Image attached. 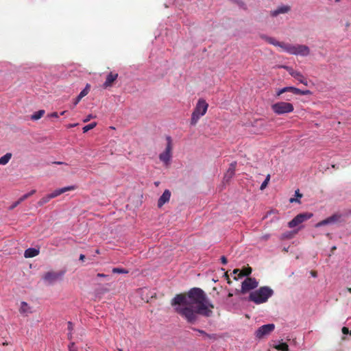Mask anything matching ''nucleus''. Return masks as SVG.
<instances>
[{"label":"nucleus","instance_id":"nucleus-1","mask_svg":"<svg viewBox=\"0 0 351 351\" xmlns=\"http://www.w3.org/2000/svg\"><path fill=\"white\" fill-rule=\"evenodd\" d=\"M175 311L189 324H195L198 315L210 317L214 305L200 288L194 287L188 292V299L183 294L176 295L171 302Z\"/></svg>","mask_w":351,"mask_h":351},{"label":"nucleus","instance_id":"nucleus-2","mask_svg":"<svg viewBox=\"0 0 351 351\" xmlns=\"http://www.w3.org/2000/svg\"><path fill=\"white\" fill-rule=\"evenodd\" d=\"M261 38L265 40L268 43L279 47L283 51L295 56H307L310 54V49L308 46L304 45H292L290 43L279 42L274 38L268 36L267 35H261Z\"/></svg>","mask_w":351,"mask_h":351},{"label":"nucleus","instance_id":"nucleus-3","mask_svg":"<svg viewBox=\"0 0 351 351\" xmlns=\"http://www.w3.org/2000/svg\"><path fill=\"white\" fill-rule=\"evenodd\" d=\"M274 290L267 286L260 287L250 293L248 300L256 304H261L267 302L268 299L274 295Z\"/></svg>","mask_w":351,"mask_h":351},{"label":"nucleus","instance_id":"nucleus-4","mask_svg":"<svg viewBox=\"0 0 351 351\" xmlns=\"http://www.w3.org/2000/svg\"><path fill=\"white\" fill-rule=\"evenodd\" d=\"M208 104L204 99H199L192 112L191 125H195L199 119L204 116L208 110Z\"/></svg>","mask_w":351,"mask_h":351},{"label":"nucleus","instance_id":"nucleus-5","mask_svg":"<svg viewBox=\"0 0 351 351\" xmlns=\"http://www.w3.org/2000/svg\"><path fill=\"white\" fill-rule=\"evenodd\" d=\"M167 140V145L165 147V149L163 152L160 154L159 155V159L160 161H162L164 165L166 166H168L170 164V162L172 158V139L171 137L169 136H167L166 137Z\"/></svg>","mask_w":351,"mask_h":351},{"label":"nucleus","instance_id":"nucleus-6","mask_svg":"<svg viewBox=\"0 0 351 351\" xmlns=\"http://www.w3.org/2000/svg\"><path fill=\"white\" fill-rule=\"evenodd\" d=\"M64 275V271H48L43 276V280L45 285H53L56 282L62 280Z\"/></svg>","mask_w":351,"mask_h":351},{"label":"nucleus","instance_id":"nucleus-7","mask_svg":"<svg viewBox=\"0 0 351 351\" xmlns=\"http://www.w3.org/2000/svg\"><path fill=\"white\" fill-rule=\"evenodd\" d=\"M272 110L277 114H283L293 111V106L289 102L279 101L271 106Z\"/></svg>","mask_w":351,"mask_h":351},{"label":"nucleus","instance_id":"nucleus-8","mask_svg":"<svg viewBox=\"0 0 351 351\" xmlns=\"http://www.w3.org/2000/svg\"><path fill=\"white\" fill-rule=\"evenodd\" d=\"M275 329V325L274 324H267L260 326L255 331V337L256 339H261L269 335Z\"/></svg>","mask_w":351,"mask_h":351},{"label":"nucleus","instance_id":"nucleus-9","mask_svg":"<svg viewBox=\"0 0 351 351\" xmlns=\"http://www.w3.org/2000/svg\"><path fill=\"white\" fill-rule=\"evenodd\" d=\"M311 213H302L296 215L292 220L288 223V226L293 228L304 222L305 221L311 219L313 217Z\"/></svg>","mask_w":351,"mask_h":351},{"label":"nucleus","instance_id":"nucleus-10","mask_svg":"<svg viewBox=\"0 0 351 351\" xmlns=\"http://www.w3.org/2000/svg\"><path fill=\"white\" fill-rule=\"evenodd\" d=\"M258 282L255 278H247L241 285V292L245 293L258 287Z\"/></svg>","mask_w":351,"mask_h":351},{"label":"nucleus","instance_id":"nucleus-11","mask_svg":"<svg viewBox=\"0 0 351 351\" xmlns=\"http://www.w3.org/2000/svg\"><path fill=\"white\" fill-rule=\"evenodd\" d=\"M341 215L340 214H334L332 216L318 222L315 224L316 228H319L323 226L334 224L338 221H339Z\"/></svg>","mask_w":351,"mask_h":351},{"label":"nucleus","instance_id":"nucleus-12","mask_svg":"<svg viewBox=\"0 0 351 351\" xmlns=\"http://www.w3.org/2000/svg\"><path fill=\"white\" fill-rule=\"evenodd\" d=\"M286 69L293 77H294L295 80L299 81L300 83L304 84L305 86H308L307 80L304 77V76L300 71H295L293 69L288 66H287Z\"/></svg>","mask_w":351,"mask_h":351},{"label":"nucleus","instance_id":"nucleus-13","mask_svg":"<svg viewBox=\"0 0 351 351\" xmlns=\"http://www.w3.org/2000/svg\"><path fill=\"white\" fill-rule=\"evenodd\" d=\"M237 162H232L230 163L229 168L226 171L223 176V182H228L235 173Z\"/></svg>","mask_w":351,"mask_h":351},{"label":"nucleus","instance_id":"nucleus-14","mask_svg":"<svg viewBox=\"0 0 351 351\" xmlns=\"http://www.w3.org/2000/svg\"><path fill=\"white\" fill-rule=\"evenodd\" d=\"M287 92L291 93L293 95H302V90H300L298 88H295L293 86H287V87L282 88L281 89H279L276 93V95L280 96L282 93H287Z\"/></svg>","mask_w":351,"mask_h":351},{"label":"nucleus","instance_id":"nucleus-15","mask_svg":"<svg viewBox=\"0 0 351 351\" xmlns=\"http://www.w3.org/2000/svg\"><path fill=\"white\" fill-rule=\"evenodd\" d=\"M75 189V186H68L63 188L58 189L55 190L53 192L49 194L50 196L49 197H51V199L55 198L65 192L74 190Z\"/></svg>","mask_w":351,"mask_h":351},{"label":"nucleus","instance_id":"nucleus-16","mask_svg":"<svg viewBox=\"0 0 351 351\" xmlns=\"http://www.w3.org/2000/svg\"><path fill=\"white\" fill-rule=\"evenodd\" d=\"M171 197V192L169 190L166 189L162 194V195L159 197L158 201V206L159 208L162 207L165 204L167 203Z\"/></svg>","mask_w":351,"mask_h":351},{"label":"nucleus","instance_id":"nucleus-17","mask_svg":"<svg viewBox=\"0 0 351 351\" xmlns=\"http://www.w3.org/2000/svg\"><path fill=\"white\" fill-rule=\"evenodd\" d=\"M290 10V7L286 5H282L278 7L276 10L271 11V16L275 17L280 14L287 13Z\"/></svg>","mask_w":351,"mask_h":351},{"label":"nucleus","instance_id":"nucleus-18","mask_svg":"<svg viewBox=\"0 0 351 351\" xmlns=\"http://www.w3.org/2000/svg\"><path fill=\"white\" fill-rule=\"evenodd\" d=\"M117 77H118L117 73H113L112 72L110 73L107 75L105 82L103 84V87L104 88H106L108 87L111 86L112 83L117 80Z\"/></svg>","mask_w":351,"mask_h":351},{"label":"nucleus","instance_id":"nucleus-19","mask_svg":"<svg viewBox=\"0 0 351 351\" xmlns=\"http://www.w3.org/2000/svg\"><path fill=\"white\" fill-rule=\"evenodd\" d=\"M39 254V250L34 248V247H29L27 250H25L24 252V256L25 258H33L38 255Z\"/></svg>","mask_w":351,"mask_h":351},{"label":"nucleus","instance_id":"nucleus-20","mask_svg":"<svg viewBox=\"0 0 351 351\" xmlns=\"http://www.w3.org/2000/svg\"><path fill=\"white\" fill-rule=\"evenodd\" d=\"M20 313L21 314L27 315L32 313L31 308L25 302H21L20 306Z\"/></svg>","mask_w":351,"mask_h":351},{"label":"nucleus","instance_id":"nucleus-21","mask_svg":"<svg viewBox=\"0 0 351 351\" xmlns=\"http://www.w3.org/2000/svg\"><path fill=\"white\" fill-rule=\"evenodd\" d=\"M274 348L278 351H289L288 345L281 341H278V343L274 346Z\"/></svg>","mask_w":351,"mask_h":351},{"label":"nucleus","instance_id":"nucleus-22","mask_svg":"<svg viewBox=\"0 0 351 351\" xmlns=\"http://www.w3.org/2000/svg\"><path fill=\"white\" fill-rule=\"evenodd\" d=\"M274 348L278 351H289L288 345L281 341H278V343L274 346Z\"/></svg>","mask_w":351,"mask_h":351},{"label":"nucleus","instance_id":"nucleus-23","mask_svg":"<svg viewBox=\"0 0 351 351\" xmlns=\"http://www.w3.org/2000/svg\"><path fill=\"white\" fill-rule=\"evenodd\" d=\"M12 158L11 153H7L0 158V165H5Z\"/></svg>","mask_w":351,"mask_h":351},{"label":"nucleus","instance_id":"nucleus-24","mask_svg":"<svg viewBox=\"0 0 351 351\" xmlns=\"http://www.w3.org/2000/svg\"><path fill=\"white\" fill-rule=\"evenodd\" d=\"M44 114H45L44 110H40L38 111H36L34 114H32L31 119L34 120V121L38 120L44 115Z\"/></svg>","mask_w":351,"mask_h":351},{"label":"nucleus","instance_id":"nucleus-25","mask_svg":"<svg viewBox=\"0 0 351 351\" xmlns=\"http://www.w3.org/2000/svg\"><path fill=\"white\" fill-rule=\"evenodd\" d=\"M90 86L89 84H87L85 86V88L80 93V94L78 95V96L80 97V98H83L84 97H85L86 95H88L89 90H90Z\"/></svg>","mask_w":351,"mask_h":351},{"label":"nucleus","instance_id":"nucleus-26","mask_svg":"<svg viewBox=\"0 0 351 351\" xmlns=\"http://www.w3.org/2000/svg\"><path fill=\"white\" fill-rule=\"evenodd\" d=\"M49 195H47L46 196L42 197L38 202V206H42L46 203H47L51 198L49 197Z\"/></svg>","mask_w":351,"mask_h":351},{"label":"nucleus","instance_id":"nucleus-27","mask_svg":"<svg viewBox=\"0 0 351 351\" xmlns=\"http://www.w3.org/2000/svg\"><path fill=\"white\" fill-rule=\"evenodd\" d=\"M269 180H270V175L268 174L266 176L265 180L262 182V184H261V185L260 186V189L261 190H264L267 187Z\"/></svg>","mask_w":351,"mask_h":351},{"label":"nucleus","instance_id":"nucleus-28","mask_svg":"<svg viewBox=\"0 0 351 351\" xmlns=\"http://www.w3.org/2000/svg\"><path fill=\"white\" fill-rule=\"evenodd\" d=\"M297 232L296 231H294V232H287L284 234H282V237L281 238L282 239H291L293 236L294 234H295Z\"/></svg>","mask_w":351,"mask_h":351},{"label":"nucleus","instance_id":"nucleus-29","mask_svg":"<svg viewBox=\"0 0 351 351\" xmlns=\"http://www.w3.org/2000/svg\"><path fill=\"white\" fill-rule=\"evenodd\" d=\"M96 126V123H91L90 124H88L86 125H85L84 128H83V132H87L88 131L93 129Z\"/></svg>","mask_w":351,"mask_h":351},{"label":"nucleus","instance_id":"nucleus-30","mask_svg":"<svg viewBox=\"0 0 351 351\" xmlns=\"http://www.w3.org/2000/svg\"><path fill=\"white\" fill-rule=\"evenodd\" d=\"M112 272L114 274H128V271L124 269L114 267L112 269Z\"/></svg>","mask_w":351,"mask_h":351},{"label":"nucleus","instance_id":"nucleus-31","mask_svg":"<svg viewBox=\"0 0 351 351\" xmlns=\"http://www.w3.org/2000/svg\"><path fill=\"white\" fill-rule=\"evenodd\" d=\"M217 338V336L216 334H208V333H206V335H204V339H211V340H216Z\"/></svg>","mask_w":351,"mask_h":351},{"label":"nucleus","instance_id":"nucleus-32","mask_svg":"<svg viewBox=\"0 0 351 351\" xmlns=\"http://www.w3.org/2000/svg\"><path fill=\"white\" fill-rule=\"evenodd\" d=\"M69 351H77V349L75 346V343L73 342L69 345Z\"/></svg>","mask_w":351,"mask_h":351},{"label":"nucleus","instance_id":"nucleus-33","mask_svg":"<svg viewBox=\"0 0 351 351\" xmlns=\"http://www.w3.org/2000/svg\"><path fill=\"white\" fill-rule=\"evenodd\" d=\"M194 331H197V332H199V334L202 335L203 337H204V335H206V332L203 330H201V329H198V328H191Z\"/></svg>","mask_w":351,"mask_h":351},{"label":"nucleus","instance_id":"nucleus-34","mask_svg":"<svg viewBox=\"0 0 351 351\" xmlns=\"http://www.w3.org/2000/svg\"><path fill=\"white\" fill-rule=\"evenodd\" d=\"M21 202H19V200L14 202L9 208L10 210H13L14 208H16L19 204H20Z\"/></svg>","mask_w":351,"mask_h":351},{"label":"nucleus","instance_id":"nucleus-35","mask_svg":"<svg viewBox=\"0 0 351 351\" xmlns=\"http://www.w3.org/2000/svg\"><path fill=\"white\" fill-rule=\"evenodd\" d=\"M342 332L343 335H348V334H350L351 335V330L350 331L349 329L346 327H343L342 328Z\"/></svg>","mask_w":351,"mask_h":351},{"label":"nucleus","instance_id":"nucleus-36","mask_svg":"<svg viewBox=\"0 0 351 351\" xmlns=\"http://www.w3.org/2000/svg\"><path fill=\"white\" fill-rule=\"evenodd\" d=\"M29 197V195H27V193L26 194H24L23 196H21L19 200V202L21 203L22 202H23L24 200H25L26 199H27Z\"/></svg>","mask_w":351,"mask_h":351},{"label":"nucleus","instance_id":"nucleus-37","mask_svg":"<svg viewBox=\"0 0 351 351\" xmlns=\"http://www.w3.org/2000/svg\"><path fill=\"white\" fill-rule=\"evenodd\" d=\"M60 240L58 239H54L53 241H52V245H55V246H58L60 245Z\"/></svg>","mask_w":351,"mask_h":351},{"label":"nucleus","instance_id":"nucleus-38","mask_svg":"<svg viewBox=\"0 0 351 351\" xmlns=\"http://www.w3.org/2000/svg\"><path fill=\"white\" fill-rule=\"evenodd\" d=\"M67 324H68V330L69 332H72V330H73V323L71 322H68Z\"/></svg>","mask_w":351,"mask_h":351},{"label":"nucleus","instance_id":"nucleus-39","mask_svg":"<svg viewBox=\"0 0 351 351\" xmlns=\"http://www.w3.org/2000/svg\"><path fill=\"white\" fill-rule=\"evenodd\" d=\"M48 117H49L58 118L59 117V114L57 112H52V113L48 114Z\"/></svg>","mask_w":351,"mask_h":351},{"label":"nucleus","instance_id":"nucleus-40","mask_svg":"<svg viewBox=\"0 0 351 351\" xmlns=\"http://www.w3.org/2000/svg\"><path fill=\"white\" fill-rule=\"evenodd\" d=\"M312 93L309 90H303L302 93V95H311Z\"/></svg>","mask_w":351,"mask_h":351},{"label":"nucleus","instance_id":"nucleus-41","mask_svg":"<svg viewBox=\"0 0 351 351\" xmlns=\"http://www.w3.org/2000/svg\"><path fill=\"white\" fill-rule=\"evenodd\" d=\"M295 195L297 197L298 199L301 198L302 197V195L300 193L299 189L295 191Z\"/></svg>","mask_w":351,"mask_h":351},{"label":"nucleus","instance_id":"nucleus-42","mask_svg":"<svg viewBox=\"0 0 351 351\" xmlns=\"http://www.w3.org/2000/svg\"><path fill=\"white\" fill-rule=\"evenodd\" d=\"M269 237H270V235H269V234H264V235H263V236L261 237V240H264V241H265V240H267Z\"/></svg>","mask_w":351,"mask_h":351},{"label":"nucleus","instance_id":"nucleus-43","mask_svg":"<svg viewBox=\"0 0 351 351\" xmlns=\"http://www.w3.org/2000/svg\"><path fill=\"white\" fill-rule=\"evenodd\" d=\"M81 99H82V98H80V97H79V96H77V97L75 98V101H74V102H73V105H74V106H76V105H77V104L80 101V100H81Z\"/></svg>","mask_w":351,"mask_h":351},{"label":"nucleus","instance_id":"nucleus-44","mask_svg":"<svg viewBox=\"0 0 351 351\" xmlns=\"http://www.w3.org/2000/svg\"><path fill=\"white\" fill-rule=\"evenodd\" d=\"M221 261L222 264H223V265H226L228 262L227 258L224 256L221 257Z\"/></svg>","mask_w":351,"mask_h":351},{"label":"nucleus","instance_id":"nucleus-45","mask_svg":"<svg viewBox=\"0 0 351 351\" xmlns=\"http://www.w3.org/2000/svg\"><path fill=\"white\" fill-rule=\"evenodd\" d=\"M290 202H291V203H293V202L300 203V200L298 198H291L290 199Z\"/></svg>","mask_w":351,"mask_h":351},{"label":"nucleus","instance_id":"nucleus-46","mask_svg":"<svg viewBox=\"0 0 351 351\" xmlns=\"http://www.w3.org/2000/svg\"><path fill=\"white\" fill-rule=\"evenodd\" d=\"M93 118V116L92 114H89L87 116V117L84 120V122H87L90 119Z\"/></svg>","mask_w":351,"mask_h":351},{"label":"nucleus","instance_id":"nucleus-47","mask_svg":"<svg viewBox=\"0 0 351 351\" xmlns=\"http://www.w3.org/2000/svg\"><path fill=\"white\" fill-rule=\"evenodd\" d=\"M239 274H241V272H240V271H239V269H234V270H233V272H232V273H233L234 274H237V273H239ZM244 276V274H240V276Z\"/></svg>","mask_w":351,"mask_h":351},{"label":"nucleus","instance_id":"nucleus-48","mask_svg":"<svg viewBox=\"0 0 351 351\" xmlns=\"http://www.w3.org/2000/svg\"><path fill=\"white\" fill-rule=\"evenodd\" d=\"M97 276L98 277H101V278H106V277H108L107 275L104 274H97Z\"/></svg>","mask_w":351,"mask_h":351},{"label":"nucleus","instance_id":"nucleus-49","mask_svg":"<svg viewBox=\"0 0 351 351\" xmlns=\"http://www.w3.org/2000/svg\"><path fill=\"white\" fill-rule=\"evenodd\" d=\"M35 193H36V190H32L30 192L27 193V195H29V197H30Z\"/></svg>","mask_w":351,"mask_h":351},{"label":"nucleus","instance_id":"nucleus-50","mask_svg":"<svg viewBox=\"0 0 351 351\" xmlns=\"http://www.w3.org/2000/svg\"><path fill=\"white\" fill-rule=\"evenodd\" d=\"M85 258V256L84 254H80V261H84Z\"/></svg>","mask_w":351,"mask_h":351},{"label":"nucleus","instance_id":"nucleus-51","mask_svg":"<svg viewBox=\"0 0 351 351\" xmlns=\"http://www.w3.org/2000/svg\"><path fill=\"white\" fill-rule=\"evenodd\" d=\"M68 339H72V332H69L68 333Z\"/></svg>","mask_w":351,"mask_h":351},{"label":"nucleus","instance_id":"nucleus-52","mask_svg":"<svg viewBox=\"0 0 351 351\" xmlns=\"http://www.w3.org/2000/svg\"><path fill=\"white\" fill-rule=\"evenodd\" d=\"M55 164L61 165L62 164V162H54Z\"/></svg>","mask_w":351,"mask_h":351},{"label":"nucleus","instance_id":"nucleus-53","mask_svg":"<svg viewBox=\"0 0 351 351\" xmlns=\"http://www.w3.org/2000/svg\"><path fill=\"white\" fill-rule=\"evenodd\" d=\"M285 99H286V100H288V101H289V100H291V98H289V97H285Z\"/></svg>","mask_w":351,"mask_h":351},{"label":"nucleus","instance_id":"nucleus-54","mask_svg":"<svg viewBox=\"0 0 351 351\" xmlns=\"http://www.w3.org/2000/svg\"><path fill=\"white\" fill-rule=\"evenodd\" d=\"M312 276H313V277H316V276H317V275H316V274H315V273H312Z\"/></svg>","mask_w":351,"mask_h":351},{"label":"nucleus","instance_id":"nucleus-55","mask_svg":"<svg viewBox=\"0 0 351 351\" xmlns=\"http://www.w3.org/2000/svg\"><path fill=\"white\" fill-rule=\"evenodd\" d=\"M250 273H251V269H250V271L245 275H249Z\"/></svg>","mask_w":351,"mask_h":351},{"label":"nucleus","instance_id":"nucleus-56","mask_svg":"<svg viewBox=\"0 0 351 351\" xmlns=\"http://www.w3.org/2000/svg\"><path fill=\"white\" fill-rule=\"evenodd\" d=\"M95 253L96 254H99V250H96Z\"/></svg>","mask_w":351,"mask_h":351},{"label":"nucleus","instance_id":"nucleus-57","mask_svg":"<svg viewBox=\"0 0 351 351\" xmlns=\"http://www.w3.org/2000/svg\"><path fill=\"white\" fill-rule=\"evenodd\" d=\"M64 113H65V111H62V112L60 113V114H61V115H63V114H64Z\"/></svg>","mask_w":351,"mask_h":351},{"label":"nucleus","instance_id":"nucleus-58","mask_svg":"<svg viewBox=\"0 0 351 351\" xmlns=\"http://www.w3.org/2000/svg\"><path fill=\"white\" fill-rule=\"evenodd\" d=\"M348 291L351 293V288H348Z\"/></svg>","mask_w":351,"mask_h":351},{"label":"nucleus","instance_id":"nucleus-59","mask_svg":"<svg viewBox=\"0 0 351 351\" xmlns=\"http://www.w3.org/2000/svg\"><path fill=\"white\" fill-rule=\"evenodd\" d=\"M232 295V293H229V295H228L229 297H231Z\"/></svg>","mask_w":351,"mask_h":351},{"label":"nucleus","instance_id":"nucleus-60","mask_svg":"<svg viewBox=\"0 0 351 351\" xmlns=\"http://www.w3.org/2000/svg\"><path fill=\"white\" fill-rule=\"evenodd\" d=\"M117 351H123L122 349H118Z\"/></svg>","mask_w":351,"mask_h":351},{"label":"nucleus","instance_id":"nucleus-61","mask_svg":"<svg viewBox=\"0 0 351 351\" xmlns=\"http://www.w3.org/2000/svg\"><path fill=\"white\" fill-rule=\"evenodd\" d=\"M335 249H336L335 246L332 247V250H335Z\"/></svg>","mask_w":351,"mask_h":351},{"label":"nucleus","instance_id":"nucleus-62","mask_svg":"<svg viewBox=\"0 0 351 351\" xmlns=\"http://www.w3.org/2000/svg\"><path fill=\"white\" fill-rule=\"evenodd\" d=\"M155 184H156V185H158V182H155Z\"/></svg>","mask_w":351,"mask_h":351},{"label":"nucleus","instance_id":"nucleus-63","mask_svg":"<svg viewBox=\"0 0 351 351\" xmlns=\"http://www.w3.org/2000/svg\"><path fill=\"white\" fill-rule=\"evenodd\" d=\"M340 1V0H335V2H339Z\"/></svg>","mask_w":351,"mask_h":351}]
</instances>
